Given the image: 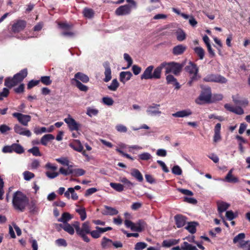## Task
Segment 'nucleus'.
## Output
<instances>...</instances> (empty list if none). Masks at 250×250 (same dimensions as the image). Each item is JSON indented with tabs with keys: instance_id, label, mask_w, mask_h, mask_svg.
<instances>
[{
	"instance_id": "19",
	"label": "nucleus",
	"mask_w": 250,
	"mask_h": 250,
	"mask_svg": "<svg viewBox=\"0 0 250 250\" xmlns=\"http://www.w3.org/2000/svg\"><path fill=\"white\" fill-rule=\"evenodd\" d=\"M245 237V234L244 233H240L237 235L235 237H234L233 239V242L234 243H240L241 247L242 248H244L246 245V244L248 243V241L243 242V240Z\"/></svg>"
},
{
	"instance_id": "25",
	"label": "nucleus",
	"mask_w": 250,
	"mask_h": 250,
	"mask_svg": "<svg viewBox=\"0 0 250 250\" xmlns=\"http://www.w3.org/2000/svg\"><path fill=\"white\" fill-rule=\"evenodd\" d=\"M131 175L135 178L138 182H142L143 180V176L140 171L136 168H132L130 171Z\"/></svg>"
},
{
	"instance_id": "42",
	"label": "nucleus",
	"mask_w": 250,
	"mask_h": 250,
	"mask_svg": "<svg viewBox=\"0 0 250 250\" xmlns=\"http://www.w3.org/2000/svg\"><path fill=\"white\" fill-rule=\"evenodd\" d=\"M195 53L198 56L200 60H202L205 56V51L201 47H196L193 49Z\"/></svg>"
},
{
	"instance_id": "27",
	"label": "nucleus",
	"mask_w": 250,
	"mask_h": 250,
	"mask_svg": "<svg viewBox=\"0 0 250 250\" xmlns=\"http://www.w3.org/2000/svg\"><path fill=\"white\" fill-rule=\"evenodd\" d=\"M73 79H76L81 81L84 83H86L89 81V77L85 74L82 72H78L75 74L74 78Z\"/></svg>"
},
{
	"instance_id": "18",
	"label": "nucleus",
	"mask_w": 250,
	"mask_h": 250,
	"mask_svg": "<svg viewBox=\"0 0 250 250\" xmlns=\"http://www.w3.org/2000/svg\"><path fill=\"white\" fill-rule=\"evenodd\" d=\"M234 169L231 168L229 170L225 177V181L229 183H237L239 182V179L232 174Z\"/></svg>"
},
{
	"instance_id": "36",
	"label": "nucleus",
	"mask_w": 250,
	"mask_h": 250,
	"mask_svg": "<svg viewBox=\"0 0 250 250\" xmlns=\"http://www.w3.org/2000/svg\"><path fill=\"white\" fill-rule=\"evenodd\" d=\"M119 181L125 185V187L128 189H131L134 186V184L128 180L126 177H121Z\"/></svg>"
},
{
	"instance_id": "51",
	"label": "nucleus",
	"mask_w": 250,
	"mask_h": 250,
	"mask_svg": "<svg viewBox=\"0 0 250 250\" xmlns=\"http://www.w3.org/2000/svg\"><path fill=\"white\" fill-rule=\"evenodd\" d=\"M24 179L26 181H30L31 179L35 177V174L29 171H25L23 173Z\"/></svg>"
},
{
	"instance_id": "6",
	"label": "nucleus",
	"mask_w": 250,
	"mask_h": 250,
	"mask_svg": "<svg viewBox=\"0 0 250 250\" xmlns=\"http://www.w3.org/2000/svg\"><path fill=\"white\" fill-rule=\"evenodd\" d=\"M203 81L206 82H214L220 83H225L227 80L224 77L215 74H209L203 78Z\"/></svg>"
},
{
	"instance_id": "17",
	"label": "nucleus",
	"mask_w": 250,
	"mask_h": 250,
	"mask_svg": "<svg viewBox=\"0 0 250 250\" xmlns=\"http://www.w3.org/2000/svg\"><path fill=\"white\" fill-rule=\"evenodd\" d=\"M27 75V69L24 68L21 70L19 73L15 74L13 77L18 83H21Z\"/></svg>"
},
{
	"instance_id": "59",
	"label": "nucleus",
	"mask_w": 250,
	"mask_h": 250,
	"mask_svg": "<svg viewBox=\"0 0 250 250\" xmlns=\"http://www.w3.org/2000/svg\"><path fill=\"white\" fill-rule=\"evenodd\" d=\"M172 172L176 175H180L182 174V170L179 166H174L172 168Z\"/></svg>"
},
{
	"instance_id": "54",
	"label": "nucleus",
	"mask_w": 250,
	"mask_h": 250,
	"mask_svg": "<svg viewBox=\"0 0 250 250\" xmlns=\"http://www.w3.org/2000/svg\"><path fill=\"white\" fill-rule=\"evenodd\" d=\"M223 95L221 94H216L211 95L210 103H214L222 100Z\"/></svg>"
},
{
	"instance_id": "48",
	"label": "nucleus",
	"mask_w": 250,
	"mask_h": 250,
	"mask_svg": "<svg viewBox=\"0 0 250 250\" xmlns=\"http://www.w3.org/2000/svg\"><path fill=\"white\" fill-rule=\"evenodd\" d=\"M28 151L32 153L35 156H41L42 153L40 151L39 148L37 146H34L28 149Z\"/></svg>"
},
{
	"instance_id": "35",
	"label": "nucleus",
	"mask_w": 250,
	"mask_h": 250,
	"mask_svg": "<svg viewBox=\"0 0 250 250\" xmlns=\"http://www.w3.org/2000/svg\"><path fill=\"white\" fill-rule=\"evenodd\" d=\"M177 40L178 41L182 42L186 39V34L185 32L181 29H178L176 32Z\"/></svg>"
},
{
	"instance_id": "47",
	"label": "nucleus",
	"mask_w": 250,
	"mask_h": 250,
	"mask_svg": "<svg viewBox=\"0 0 250 250\" xmlns=\"http://www.w3.org/2000/svg\"><path fill=\"white\" fill-rule=\"evenodd\" d=\"M233 100L236 104H239V105L243 106L244 107L248 105V104H249V101L247 99H243L241 100H239V99H235L233 97Z\"/></svg>"
},
{
	"instance_id": "64",
	"label": "nucleus",
	"mask_w": 250,
	"mask_h": 250,
	"mask_svg": "<svg viewBox=\"0 0 250 250\" xmlns=\"http://www.w3.org/2000/svg\"><path fill=\"white\" fill-rule=\"evenodd\" d=\"M226 216L227 219L229 221L232 220L236 217V216L231 210L227 211L226 213Z\"/></svg>"
},
{
	"instance_id": "20",
	"label": "nucleus",
	"mask_w": 250,
	"mask_h": 250,
	"mask_svg": "<svg viewBox=\"0 0 250 250\" xmlns=\"http://www.w3.org/2000/svg\"><path fill=\"white\" fill-rule=\"evenodd\" d=\"M146 223L143 220H139L136 223H134L131 230L134 231L141 232L146 227Z\"/></svg>"
},
{
	"instance_id": "34",
	"label": "nucleus",
	"mask_w": 250,
	"mask_h": 250,
	"mask_svg": "<svg viewBox=\"0 0 250 250\" xmlns=\"http://www.w3.org/2000/svg\"><path fill=\"white\" fill-rule=\"evenodd\" d=\"M72 81L75 82V85L80 91L86 92L88 90V87L85 85L83 84L79 80L76 79H72Z\"/></svg>"
},
{
	"instance_id": "14",
	"label": "nucleus",
	"mask_w": 250,
	"mask_h": 250,
	"mask_svg": "<svg viewBox=\"0 0 250 250\" xmlns=\"http://www.w3.org/2000/svg\"><path fill=\"white\" fill-rule=\"evenodd\" d=\"M14 131L21 135L29 137L31 136V131L26 128L22 127L19 125L16 124L14 127Z\"/></svg>"
},
{
	"instance_id": "3",
	"label": "nucleus",
	"mask_w": 250,
	"mask_h": 250,
	"mask_svg": "<svg viewBox=\"0 0 250 250\" xmlns=\"http://www.w3.org/2000/svg\"><path fill=\"white\" fill-rule=\"evenodd\" d=\"M161 77L159 65L154 69L153 65H149L145 70L141 76L142 80L159 79Z\"/></svg>"
},
{
	"instance_id": "41",
	"label": "nucleus",
	"mask_w": 250,
	"mask_h": 250,
	"mask_svg": "<svg viewBox=\"0 0 250 250\" xmlns=\"http://www.w3.org/2000/svg\"><path fill=\"white\" fill-rule=\"evenodd\" d=\"M181 248L182 250H198L195 246H192L187 242H184L181 245Z\"/></svg>"
},
{
	"instance_id": "22",
	"label": "nucleus",
	"mask_w": 250,
	"mask_h": 250,
	"mask_svg": "<svg viewBox=\"0 0 250 250\" xmlns=\"http://www.w3.org/2000/svg\"><path fill=\"white\" fill-rule=\"evenodd\" d=\"M132 76V74L130 71H122L120 73V81L125 84Z\"/></svg>"
},
{
	"instance_id": "31",
	"label": "nucleus",
	"mask_w": 250,
	"mask_h": 250,
	"mask_svg": "<svg viewBox=\"0 0 250 250\" xmlns=\"http://www.w3.org/2000/svg\"><path fill=\"white\" fill-rule=\"evenodd\" d=\"M229 207V205L224 202L217 203L218 211L219 214H221L226 211Z\"/></svg>"
},
{
	"instance_id": "8",
	"label": "nucleus",
	"mask_w": 250,
	"mask_h": 250,
	"mask_svg": "<svg viewBox=\"0 0 250 250\" xmlns=\"http://www.w3.org/2000/svg\"><path fill=\"white\" fill-rule=\"evenodd\" d=\"M2 151L4 153H12L15 152L17 154H21L24 152L23 147L19 144H13L11 146H6L3 147Z\"/></svg>"
},
{
	"instance_id": "16",
	"label": "nucleus",
	"mask_w": 250,
	"mask_h": 250,
	"mask_svg": "<svg viewBox=\"0 0 250 250\" xmlns=\"http://www.w3.org/2000/svg\"><path fill=\"white\" fill-rule=\"evenodd\" d=\"M103 66L105 69L104 74L105 78L104 79V82L107 83L110 81L112 78L111 70L110 67L109 63L105 62L104 63Z\"/></svg>"
},
{
	"instance_id": "1",
	"label": "nucleus",
	"mask_w": 250,
	"mask_h": 250,
	"mask_svg": "<svg viewBox=\"0 0 250 250\" xmlns=\"http://www.w3.org/2000/svg\"><path fill=\"white\" fill-rule=\"evenodd\" d=\"M28 203V198L21 191H17L13 193L12 205L15 210L21 212L24 211Z\"/></svg>"
},
{
	"instance_id": "61",
	"label": "nucleus",
	"mask_w": 250,
	"mask_h": 250,
	"mask_svg": "<svg viewBox=\"0 0 250 250\" xmlns=\"http://www.w3.org/2000/svg\"><path fill=\"white\" fill-rule=\"evenodd\" d=\"M89 234H90L91 236L95 239L99 238L101 235L100 230L98 229H96V230L90 231Z\"/></svg>"
},
{
	"instance_id": "37",
	"label": "nucleus",
	"mask_w": 250,
	"mask_h": 250,
	"mask_svg": "<svg viewBox=\"0 0 250 250\" xmlns=\"http://www.w3.org/2000/svg\"><path fill=\"white\" fill-rule=\"evenodd\" d=\"M99 113V110L93 107H88L86 108V114L90 117L97 116Z\"/></svg>"
},
{
	"instance_id": "38",
	"label": "nucleus",
	"mask_w": 250,
	"mask_h": 250,
	"mask_svg": "<svg viewBox=\"0 0 250 250\" xmlns=\"http://www.w3.org/2000/svg\"><path fill=\"white\" fill-rule=\"evenodd\" d=\"M17 84V83L15 81L14 77L7 78L5 80L4 85L9 88H11Z\"/></svg>"
},
{
	"instance_id": "60",
	"label": "nucleus",
	"mask_w": 250,
	"mask_h": 250,
	"mask_svg": "<svg viewBox=\"0 0 250 250\" xmlns=\"http://www.w3.org/2000/svg\"><path fill=\"white\" fill-rule=\"evenodd\" d=\"M59 174V173L57 172H50L49 171H47L45 172L46 176L50 179H52L57 177L58 176Z\"/></svg>"
},
{
	"instance_id": "11",
	"label": "nucleus",
	"mask_w": 250,
	"mask_h": 250,
	"mask_svg": "<svg viewBox=\"0 0 250 250\" xmlns=\"http://www.w3.org/2000/svg\"><path fill=\"white\" fill-rule=\"evenodd\" d=\"M131 8V6L129 4H125L117 8L115 12L117 16L127 15L130 14Z\"/></svg>"
},
{
	"instance_id": "21",
	"label": "nucleus",
	"mask_w": 250,
	"mask_h": 250,
	"mask_svg": "<svg viewBox=\"0 0 250 250\" xmlns=\"http://www.w3.org/2000/svg\"><path fill=\"white\" fill-rule=\"evenodd\" d=\"M192 114L190 109H185L177 111L172 114V116L176 118H184L188 117Z\"/></svg>"
},
{
	"instance_id": "49",
	"label": "nucleus",
	"mask_w": 250,
	"mask_h": 250,
	"mask_svg": "<svg viewBox=\"0 0 250 250\" xmlns=\"http://www.w3.org/2000/svg\"><path fill=\"white\" fill-rule=\"evenodd\" d=\"M76 211L80 215L81 219L82 221L84 220L86 218V213L84 208H78L76 209Z\"/></svg>"
},
{
	"instance_id": "2",
	"label": "nucleus",
	"mask_w": 250,
	"mask_h": 250,
	"mask_svg": "<svg viewBox=\"0 0 250 250\" xmlns=\"http://www.w3.org/2000/svg\"><path fill=\"white\" fill-rule=\"evenodd\" d=\"M159 67L160 68L161 74H162V69L165 68L166 74L172 73L174 75H177L181 71L183 65L174 62H164L159 65Z\"/></svg>"
},
{
	"instance_id": "62",
	"label": "nucleus",
	"mask_w": 250,
	"mask_h": 250,
	"mask_svg": "<svg viewBox=\"0 0 250 250\" xmlns=\"http://www.w3.org/2000/svg\"><path fill=\"white\" fill-rule=\"evenodd\" d=\"M177 190L184 195L188 196H192L193 195V193L188 189L179 188Z\"/></svg>"
},
{
	"instance_id": "7",
	"label": "nucleus",
	"mask_w": 250,
	"mask_h": 250,
	"mask_svg": "<svg viewBox=\"0 0 250 250\" xmlns=\"http://www.w3.org/2000/svg\"><path fill=\"white\" fill-rule=\"evenodd\" d=\"M90 231L89 223L86 221L82 224V228H80L77 234L82 237L84 242L88 243L90 242V239L86 236V234H89Z\"/></svg>"
},
{
	"instance_id": "10",
	"label": "nucleus",
	"mask_w": 250,
	"mask_h": 250,
	"mask_svg": "<svg viewBox=\"0 0 250 250\" xmlns=\"http://www.w3.org/2000/svg\"><path fill=\"white\" fill-rule=\"evenodd\" d=\"M26 25V22L24 20H19L15 22L12 26L11 30L16 33L23 30Z\"/></svg>"
},
{
	"instance_id": "63",
	"label": "nucleus",
	"mask_w": 250,
	"mask_h": 250,
	"mask_svg": "<svg viewBox=\"0 0 250 250\" xmlns=\"http://www.w3.org/2000/svg\"><path fill=\"white\" fill-rule=\"evenodd\" d=\"M56 244L59 246L66 247L67 245V242L64 239L60 238L56 240Z\"/></svg>"
},
{
	"instance_id": "53",
	"label": "nucleus",
	"mask_w": 250,
	"mask_h": 250,
	"mask_svg": "<svg viewBox=\"0 0 250 250\" xmlns=\"http://www.w3.org/2000/svg\"><path fill=\"white\" fill-rule=\"evenodd\" d=\"M56 161L62 165L69 166V162L66 157H61L56 159Z\"/></svg>"
},
{
	"instance_id": "44",
	"label": "nucleus",
	"mask_w": 250,
	"mask_h": 250,
	"mask_svg": "<svg viewBox=\"0 0 250 250\" xmlns=\"http://www.w3.org/2000/svg\"><path fill=\"white\" fill-rule=\"evenodd\" d=\"M119 86V83L116 79L112 80L111 84L108 86V88L111 91H116Z\"/></svg>"
},
{
	"instance_id": "9",
	"label": "nucleus",
	"mask_w": 250,
	"mask_h": 250,
	"mask_svg": "<svg viewBox=\"0 0 250 250\" xmlns=\"http://www.w3.org/2000/svg\"><path fill=\"white\" fill-rule=\"evenodd\" d=\"M13 117L16 118L18 121L24 126H27L31 120V116L28 115L22 114L20 113L15 112L12 114Z\"/></svg>"
},
{
	"instance_id": "28",
	"label": "nucleus",
	"mask_w": 250,
	"mask_h": 250,
	"mask_svg": "<svg viewBox=\"0 0 250 250\" xmlns=\"http://www.w3.org/2000/svg\"><path fill=\"white\" fill-rule=\"evenodd\" d=\"M55 139V137L51 134H47L43 135L41 139L40 143L44 146H47L48 143Z\"/></svg>"
},
{
	"instance_id": "29",
	"label": "nucleus",
	"mask_w": 250,
	"mask_h": 250,
	"mask_svg": "<svg viewBox=\"0 0 250 250\" xmlns=\"http://www.w3.org/2000/svg\"><path fill=\"white\" fill-rule=\"evenodd\" d=\"M198 223L196 222H190L188 223V225L185 227L190 233L194 234L196 231V227Z\"/></svg>"
},
{
	"instance_id": "33",
	"label": "nucleus",
	"mask_w": 250,
	"mask_h": 250,
	"mask_svg": "<svg viewBox=\"0 0 250 250\" xmlns=\"http://www.w3.org/2000/svg\"><path fill=\"white\" fill-rule=\"evenodd\" d=\"M178 243L179 240L174 239L165 240L162 243V246L164 247L169 248L172 246L177 244Z\"/></svg>"
},
{
	"instance_id": "24",
	"label": "nucleus",
	"mask_w": 250,
	"mask_h": 250,
	"mask_svg": "<svg viewBox=\"0 0 250 250\" xmlns=\"http://www.w3.org/2000/svg\"><path fill=\"white\" fill-rule=\"evenodd\" d=\"M69 146L78 152H82L83 149V146L79 140H75L72 143L69 144Z\"/></svg>"
},
{
	"instance_id": "46",
	"label": "nucleus",
	"mask_w": 250,
	"mask_h": 250,
	"mask_svg": "<svg viewBox=\"0 0 250 250\" xmlns=\"http://www.w3.org/2000/svg\"><path fill=\"white\" fill-rule=\"evenodd\" d=\"M83 14L85 17L87 18H91L93 17L94 12L92 9L85 8L83 10Z\"/></svg>"
},
{
	"instance_id": "12",
	"label": "nucleus",
	"mask_w": 250,
	"mask_h": 250,
	"mask_svg": "<svg viewBox=\"0 0 250 250\" xmlns=\"http://www.w3.org/2000/svg\"><path fill=\"white\" fill-rule=\"evenodd\" d=\"M64 121L66 123L70 130H78L80 127V125L73 118H72L70 115L68 117L64 119Z\"/></svg>"
},
{
	"instance_id": "56",
	"label": "nucleus",
	"mask_w": 250,
	"mask_h": 250,
	"mask_svg": "<svg viewBox=\"0 0 250 250\" xmlns=\"http://www.w3.org/2000/svg\"><path fill=\"white\" fill-rule=\"evenodd\" d=\"M102 101L104 104L108 106L112 105L114 103L113 100L111 98L108 97H104L102 99Z\"/></svg>"
},
{
	"instance_id": "50",
	"label": "nucleus",
	"mask_w": 250,
	"mask_h": 250,
	"mask_svg": "<svg viewBox=\"0 0 250 250\" xmlns=\"http://www.w3.org/2000/svg\"><path fill=\"white\" fill-rule=\"evenodd\" d=\"M124 59L127 62V66L125 67H123V69H125L126 68H128L131 66V65L132 64L133 61L132 59L130 57V56L127 53H125L124 54Z\"/></svg>"
},
{
	"instance_id": "30",
	"label": "nucleus",
	"mask_w": 250,
	"mask_h": 250,
	"mask_svg": "<svg viewBox=\"0 0 250 250\" xmlns=\"http://www.w3.org/2000/svg\"><path fill=\"white\" fill-rule=\"evenodd\" d=\"M104 208L105 210L103 212V214L104 215H114L118 213V211L115 208L107 206H105Z\"/></svg>"
},
{
	"instance_id": "13",
	"label": "nucleus",
	"mask_w": 250,
	"mask_h": 250,
	"mask_svg": "<svg viewBox=\"0 0 250 250\" xmlns=\"http://www.w3.org/2000/svg\"><path fill=\"white\" fill-rule=\"evenodd\" d=\"M160 106V104L155 103H153L151 105H149L146 110L147 115L149 116L160 115L162 112L158 109Z\"/></svg>"
},
{
	"instance_id": "15",
	"label": "nucleus",
	"mask_w": 250,
	"mask_h": 250,
	"mask_svg": "<svg viewBox=\"0 0 250 250\" xmlns=\"http://www.w3.org/2000/svg\"><path fill=\"white\" fill-rule=\"evenodd\" d=\"M175 224L178 228H180L184 226L187 221V217L182 214H177L174 217Z\"/></svg>"
},
{
	"instance_id": "55",
	"label": "nucleus",
	"mask_w": 250,
	"mask_h": 250,
	"mask_svg": "<svg viewBox=\"0 0 250 250\" xmlns=\"http://www.w3.org/2000/svg\"><path fill=\"white\" fill-rule=\"evenodd\" d=\"M40 81L43 84L46 85H49L52 83L49 76H42L41 78Z\"/></svg>"
},
{
	"instance_id": "45",
	"label": "nucleus",
	"mask_w": 250,
	"mask_h": 250,
	"mask_svg": "<svg viewBox=\"0 0 250 250\" xmlns=\"http://www.w3.org/2000/svg\"><path fill=\"white\" fill-rule=\"evenodd\" d=\"M138 160L148 161L152 158L151 154L148 152L142 153L138 156Z\"/></svg>"
},
{
	"instance_id": "39",
	"label": "nucleus",
	"mask_w": 250,
	"mask_h": 250,
	"mask_svg": "<svg viewBox=\"0 0 250 250\" xmlns=\"http://www.w3.org/2000/svg\"><path fill=\"white\" fill-rule=\"evenodd\" d=\"M72 218L71 215L68 212L62 213V217L58 219V221L62 222L63 224L67 223V222Z\"/></svg>"
},
{
	"instance_id": "52",
	"label": "nucleus",
	"mask_w": 250,
	"mask_h": 250,
	"mask_svg": "<svg viewBox=\"0 0 250 250\" xmlns=\"http://www.w3.org/2000/svg\"><path fill=\"white\" fill-rule=\"evenodd\" d=\"M147 246V244L145 242H140L137 243L134 246L135 250H143L145 249Z\"/></svg>"
},
{
	"instance_id": "4",
	"label": "nucleus",
	"mask_w": 250,
	"mask_h": 250,
	"mask_svg": "<svg viewBox=\"0 0 250 250\" xmlns=\"http://www.w3.org/2000/svg\"><path fill=\"white\" fill-rule=\"evenodd\" d=\"M211 97V88L209 87L203 88L199 97L196 100V103L198 104H202L203 102L210 103Z\"/></svg>"
},
{
	"instance_id": "5",
	"label": "nucleus",
	"mask_w": 250,
	"mask_h": 250,
	"mask_svg": "<svg viewBox=\"0 0 250 250\" xmlns=\"http://www.w3.org/2000/svg\"><path fill=\"white\" fill-rule=\"evenodd\" d=\"M186 71L189 73L191 76V80L189 82V83L190 85L193 81H196L200 77L198 75V68L196 64L193 62H190L187 66L185 67Z\"/></svg>"
},
{
	"instance_id": "43",
	"label": "nucleus",
	"mask_w": 250,
	"mask_h": 250,
	"mask_svg": "<svg viewBox=\"0 0 250 250\" xmlns=\"http://www.w3.org/2000/svg\"><path fill=\"white\" fill-rule=\"evenodd\" d=\"M112 241L105 237H104L102 239L101 245L103 248L105 249L109 247L112 244Z\"/></svg>"
},
{
	"instance_id": "26",
	"label": "nucleus",
	"mask_w": 250,
	"mask_h": 250,
	"mask_svg": "<svg viewBox=\"0 0 250 250\" xmlns=\"http://www.w3.org/2000/svg\"><path fill=\"white\" fill-rule=\"evenodd\" d=\"M167 82L168 84H173L176 89H179L180 85L177 82L176 79L172 75H168L166 77Z\"/></svg>"
},
{
	"instance_id": "58",
	"label": "nucleus",
	"mask_w": 250,
	"mask_h": 250,
	"mask_svg": "<svg viewBox=\"0 0 250 250\" xmlns=\"http://www.w3.org/2000/svg\"><path fill=\"white\" fill-rule=\"evenodd\" d=\"M116 129L119 132L125 133L127 131V127L122 124L117 125L115 127Z\"/></svg>"
},
{
	"instance_id": "40",
	"label": "nucleus",
	"mask_w": 250,
	"mask_h": 250,
	"mask_svg": "<svg viewBox=\"0 0 250 250\" xmlns=\"http://www.w3.org/2000/svg\"><path fill=\"white\" fill-rule=\"evenodd\" d=\"M110 186L118 192H122L124 189V186L120 183H110Z\"/></svg>"
},
{
	"instance_id": "57",
	"label": "nucleus",
	"mask_w": 250,
	"mask_h": 250,
	"mask_svg": "<svg viewBox=\"0 0 250 250\" xmlns=\"http://www.w3.org/2000/svg\"><path fill=\"white\" fill-rule=\"evenodd\" d=\"M85 173V171L82 168L74 169V176H81L83 175Z\"/></svg>"
},
{
	"instance_id": "23",
	"label": "nucleus",
	"mask_w": 250,
	"mask_h": 250,
	"mask_svg": "<svg viewBox=\"0 0 250 250\" xmlns=\"http://www.w3.org/2000/svg\"><path fill=\"white\" fill-rule=\"evenodd\" d=\"M187 46L183 44H179L174 46L172 49V53L174 55L182 54L186 50Z\"/></svg>"
},
{
	"instance_id": "32",
	"label": "nucleus",
	"mask_w": 250,
	"mask_h": 250,
	"mask_svg": "<svg viewBox=\"0 0 250 250\" xmlns=\"http://www.w3.org/2000/svg\"><path fill=\"white\" fill-rule=\"evenodd\" d=\"M59 225L60 227H61L63 230L69 233L70 234L72 235L74 233L75 231L74 228L69 224H61Z\"/></svg>"
}]
</instances>
